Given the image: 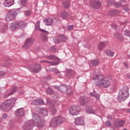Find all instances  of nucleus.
<instances>
[{"label": "nucleus", "instance_id": "72a5a7b5", "mask_svg": "<svg viewBox=\"0 0 130 130\" xmlns=\"http://www.w3.org/2000/svg\"><path fill=\"white\" fill-rule=\"evenodd\" d=\"M6 75V73L4 71H0V78L4 77Z\"/></svg>", "mask_w": 130, "mask_h": 130}, {"label": "nucleus", "instance_id": "2eb2a0df", "mask_svg": "<svg viewBox=\"0 0 130 130\" xmlns=\"http://www.w3.org/2000/svg\"><path fill=\"white\" fill-rule=\"evenodd\" d=\"M108 45V43L107 42H101V43H99V44L98 45V49L100 51H102L104 48L107 46V45Z\"/></svg>", "mask_w": 130, "mask_h": 130}, {"label": "nucleus", "instance_id": "f257e3e1", "mask_svg": "<svg viewBox=\"0 0 130 130\" xmlns=\"http://www.w3.org/2000/svg\"><path fill=\"white\" fill-rule=\"evenodd\" d=\"M92 79L95 81V85L100 88H109L111 84V82L103 75H97L94 73Z\"/></svg>", "mask_w": 130, "mask_h": 130}, {"label": "nucleus", "instance_id": "e433bc0d", "mask_svg": "<svg viewBox=\"0 0 130 130\" xmlns=\"http://www.w3.org/2000/svg\"><path fill=\"white\" fill-rule=\"evenodd\" d=\"M48 112L46 110H43L42 111V114L44 116H46L47 115Z\"/></svg>", "mask_w": 130, "mask_h": 130}, {"label": "nucleus", "instance_id": "4d7b16f0", "mask_svg": "<svg viewBox=\"0 0 130 130\" xmlns=\"http://www.w3.org/2000/svg\"><path fill=\"white\" fill-rule=\"evenodd\" d=\"M86 112L88 113H91V112H88V110H86Z\"/></svg>", "mask_w": 130, "mask_h": 130}, {"label": "nucleus", "instance_id": "79ce46f5", "mask_svg": "<svg viewBox=\"0 0 130 130\" xmlns=\"http://www.w3.org/2000/svg\"><path fill=\"white\" fill-rule=\"evenodd\" d=\"M42 40L44 42H46L47 41V38L45 36L42 38Z\"/></svg>", "mask_w": 130, "mask_h": 130}, {"label": "nucleus", "instance_id": "f8f14e48", "mask_svg": "<svg viewBox=\"0 0 130 130\" xmlns=\"http://www.w3.org/2000/svg\"><path fill=\"white\" fill-rule=\"evenodd\" d=\"M75 124L77 125H84V118L82 117H77L75 119Z\"/></svg>", "mask_w": 130, "mask_h": 130}, {"label": "nucleus", "instance_id": "603ef678", "mask_svg": "<svg viewBox=\"0 0 130 130\" xmlns=\"http://www.w3.org/2000/svg\"><path fill=\"white\" fill-rule=\"evenodd\" d=\"M3 121V118L0 117V122H2Z\"/></svg>", "mask_w": 130, "mask_h": 130}, {"label": "nucleus", "instance_id": "473e14b6", "mask_svg": "<svg viewBox=\"0 0 130 130\" xmlns=\"http://www.w3.org/2000/svg\"><path fill=\"white\" fill-rule=\"evenodd\" d=\"M28 70H29V71L32 73L33 72V66L31 65L28 66Z\"/></svg>", "mask_w": 130, "mask_h": 130}, {"label": "nucleus", "instance_id": "c03bdc74", "mask_svg": "<svg viewBox=\"0 0 130 130\" xmlns=\"http://www.w3.org/2000/svg\"><path fill=\"white\" fill-rule=\"evenodd\" d=\"M106 124L107 126H110L111 125V123L109 121H107L106 122Z\"/></svg>", "mask_w": 130, "mask_h": 130}, {"label": "nucleus", "instance_id": "ddd939ff", "mask_svg": "<svg viewBox=\"0 0 130 130\" xmlns=\"http://www.w3.org/2000/svg\"><path fill=\"white\" fill-rule=\"evenodd\" d=\"M16 22V25L17 29H23L26 26V23L24 21H15Z\"/></svg>", "mask_w": 130, "mask_h": 130}, {"label": "nucleus", "instance_id": "423d86ee", "mask_svg": "<svg viewBox=\"0 0 130 130\" xmlns=\"http://www.w3.org/2000/svg\"><path fill=\"white\" fill-rule=\"evenodd\" d=\"M44 124L45 121L44 120H42L38 115L34 114V125L42 127L44 125Z\"/></svg>", "mask_w": 130, "mask_h": 130}, {"label": "nucleus", "instance_id": "052dcab7", "mask_svg": "<svg viewBox=\"0 0 130 130\" xmlns=\"http://www.w3.org/2000/svg\"><path fill=\"white\" fill-rule=\"evenodd\" d=\"M128 106L130 107V102H129V103L128 104Z\"/></svg>", "mask_w": 130, "mask_h": 130}, {"label": "nucleus", "instance_id": "0e129e2a", "mask_svg": "<svg viewBox=\"0 0 130 130\" xmlns=\"http://www.w3.org/2000/svg\"><path fill=\"white\" fill-rule=\"evenodd\" d=\"M123 130H127V129L125 128V129H123Z\"/></svg>", "mask_w": 130, "mask_h": 130}, {"label": "nucleus", "instance_id": "39448f33", "mask_svg": "<svg viewBox=\"0 0 130 130\" xmlns=\"http://www.w3.org/2000/svg\"><path fill=\"white\" fill-rule=\"evenodd\" d=\"M66 119L64 118H61L60 117H54L52 119L50 122V125L55 127L62 123Z\"/></svg>", "mask_w": 130, "mask_h": 130}, {"label": "nucleus", "instance_id": "a211bd4d", "mask_svg": "<svg viewBox=\"0 0 130 130\" xmlns=\"http://www.w3.org/2000/svg\"><path fill=\"white\" fill-rule=\"evenodd\" d=\"M13 3L12 2L8 1V0H5L4 3V5L5 7H7L8 8L13 6Z\"/></svg>", "mask_w": 130, "mask_h": 130}, {"label": "nucleus", "instance_id": "dca6fc26", "mask_svg": "<svg viewBox=\"0 0 130 130\" xmlns=\"http://www.w3.org/2000/svg\"><path fill=\"white\" fill-rule=\"evenodd\" d=\"M10 29H11L12 31H16V29H18L17 26V22H13L10 25Z\"/></svg>", "mask_w": 130, "mask_h": 130}, {"label": "nucleus", "instance_id": "c85d7f7f", "mask_svg": "<svg viewBox=\"0 0 130 130\" xmlns=\"http://www.w3.org/2000/svg\"><path fill=\"white\" fill-rule=\"evenodd\" d=\"M1 66L2 67H10V62H8L7 63L6 62H4V63H2Z\"/></svg>", "mask_w": 130, "mask_h": 130}, {"label": "nucleus", "instance_id": "4c0bfd02", "mask_svg": "<svg viewBox=\"0 0 130 130\" xmlns=\"http://www.w3.org/2000/svg\"><path fill=\"white\" fill-rule=\"evenodd\" d=\"M121 5L120 3H116L115 4V7H116V8H120V7H121Z\"/></svg>", "mask_w": 130, "mask_h": 130}, {"label": "nucleus", "instance_id": "bf43d9fd", "mask_svg": "<svg viewBox=\"0 0 130 130\" xmlns=\"http://www.w3.org/2000/svg\"><path fill=\"white\" fill-rule=\"evenodd\" d=\"M1 6H2V3L0 2V7H1Z\"/></svg>", "mask_w": 130, "mask_h": 130}, {"label": "nucleus", "instance_id": "b1692460", "mask_svg": "<svg viewBox=\"0 0 130 130\" xmlns=\"http://www.w3.org/2000/svg\"><path fill=\"white\" fill-rule=\"evenodd\" d=\"M94 5V8L96 9H99L101 6V4L99 2H95Z\"/></svg>", "mask_w": 130, "mask_h": 130}, {"label": "nucleus", "instance_id": "bb28decb", "mask_svg": "<svg viewBox=\"0 0 130 130\" xmlns=\"http://www.w3.org/2000/svg\"><path fill=\"white\" fill-rule=\"evenodd\" d=\"M40 70H41V67L39 64H38L37 67L35 69L34 72L37 73H38Z\"/></svg>", "mask_w": 130, "mask_h": 130}, {"label": "nucleus", "instance_id": "9b49d317", "mask_svg": "<svg viewBox=\"0 0 130 130\" xmlns=\"http://www.w3.org/2000/svg\"><path fill=\"white\" fill-rule=\"evenodd\" d=\"M17 90H18V86L13 87L12 88L10 92L8 93V94H6L4 95V98H8L9 96H11V95H13V94H15V93H16Z\"/></svg>", "mask_w": 130, "mask_h": 130}, {"label": "nucleus", "instance_id": "58836bf2", "mask_svg": "<svg viewBox=\"0 0 130 130\" xmlns=\"http://www.w3.org/2000/svg\"><path fill=\"white\" fill-rule=\"evenodd\" d=\"M30 14H31V12H30V11L27 10V11H25L26 16H29V15H30Z\"/></svg>", "mask_w": 130, "mask_h": 130}, {"label": "nucleus", "instance_id": "f3484780", "mask_svg": "<svg viewBox=\"0 0 130 130\" xmlns=\"http://www.w3.org/2000/svg\"><path fill=\"white\" fill-rule=\"evenodd\" d=\"M40 21H38L36 24L35 29L39 30L42 32H47V31L40 28Z\"/></svg>", "mask_w": 130, "mask_h": 130}, {"label": "nucleus", "instance_id": "aec40b11", "mask_svg": "<svg viewBox=\"0 0 130 130\" xmlns=\"http://www.w3.org/2000/svg\"><path fill=\"white\" fill-rule=\"evenodd\" d=\"M8 25L7 24H6L2 27V28L1 29V33L6 32V31L8 30Z\"/></svg>", "mask_w": 130, "mask_h": 130}, {"label": "nucleus", "instance_id": "6e6d98bb", "mask_svg": "<svg viewBox=\"0 0 130 130\" xmlns=\"http://www.w3.org/2000/svg\"><path fill=\"white\" fill-rule=\"evenodd\" d=\"M124 65L125 66L126 68H127V64H126V63H125Z\"/></svg>", "mask_w": 130, "mask_h": 130}, {"label": "nucleus", "instance_id": "4be33fe9", "mask_svg": "<svg viewBox=\"0 0 130 130\" xmlns=\"http://www.w3.org/2000/svg\"><path fill=\"white\" fill-rule=\"evenodd\" d=\"M115 38L118 40H121L123 39L122 36L120 34H116V35H115Z\"/></svg>", "mask_w": 130, "mask_h": 130}, {"label": "nucleus", "instance_id": "5701e85b", "mask_svg": "<svg viewBox=\"0 0 130 130\" xmlns=\"http://www.w3.org/2000/svg\"><path fill=\"white\" fill-rule=\"evenodd\" d=\"M35 105H43V101L42 99L39 100L35 101H34Z\"/></svg>", "mask_w": 130, "mask_h": 130}, {"label": "nucleus", "instance_id": "0eeeda50", "mask_svg": "<svg viewBox=\"0 0 130 130\" xmlns=\"http://www.w3.org/2000/svg\"><path fill=\"white\" fill-rule=\"evenodd\" d=\"M24 130H31L33 128V120H29L25 122L22 125Z\"/></svg>", "mask_w": 130, "mask_h": 130}, {"label": "nucleus", "instance_id": "7ed1b4c3", "mask_svg": "<svg viewBox=\"0 0 130 130\" xmlns=\"http://www.w3.org/2000/svg\"><path fill=\"white\" fill-rule=\"evenodd\" d=\"M20 13H21V8L11 9L7 14L5 19L6 21H8L9 22L14 21Z\"/></svg>", "mask_w": 130, "mask_h": 130}, {"label": "nucleus", "instance_id": "a18cd8bd", "mask_svg": "<svg viewBox=\"0 0 130 130\" xmlns=\"http://www.w3.org/2000/svg\"><path fill=\"white\" fill-rule=\"evenodd\" d=\"M74 28V26L73 25H70L69 27V29L70 30H72Z\"/></svg>", "mask_w": 130, "mask_h": 130}, {"label": "nucleus", "instance_id": "c9c22d12", "mask_svg": "<svg viewBox=\"0 0 130 130\" xmlns=\"http://www.w3.org/2000/svg\"><path fill=\"white\" fill-rule=\"evenodd\" d=\"M47 92L48 94H51L52 93L53 91L50 88H49L47 90Z\"/></svg>", "mask_w": 130, "mask_h": 130}, {"label": "nucleus", "instance_id": "13d9d810", "mask_svg": "<svg viewBox=\"0 0 130 130\" xmlns=\"http://www.w3.org/2000/svg\"><path fill=\"white\" fill-rule=\"evenodd\" d=\"M108 119H111V117L110 116H109L108 117Z\"/></svg>", "mask_w": 130, "mask_h": 130}, {"label": "nucleus", "instance_id": "09e8293b", "mask_svg": "<svg viewBox=\"0 0 130 130\" xmlns=\"http://www.w3.org/2000/svg\"><path fill=\"white\" fill-rule=\"evenodd\" d=\"M9 2H11L12 4H14V2H15V0H8Z\"/></svg>", "mask_w": 130, "mask_h": 130}, {"label": "nucleus", "instance_id": "ea45409f", "mask_svg": "<svg viewBox=\"0 0 130 130\" xmlns=\"http://www.w3.org/2000/svg\"><path fill=\"white\" fill-rule=\"evenodd\" d=\"M17 122H22V118L21 117H19V118H18L16 120Z\"/></svg>", "mask_w": 130, "mask_h": 130}, {"label": "nucleus", "instance_id": "680f3d73", "mask_svg": "<svg viewBox=\"0 0 130 130\" xmlns=\"http://www.w3.org/2000/svg\"><path fill=\"white\" fill-rule=\"evenodd\" d=\"M0 26H2V22H0Z\"/></svg>", "mask_w": 130, "mask_h": 130}, {"label": "nucleus", "instance_id": "49530a36", "mask_svg": "<svg viewBox=\"0 0 130 130\" xmlns=\"http://www.w3.org/2000/svg\"><path fill=\"white\" fill-rule=\"evenodd\" d=\"M84 103H85L84 101L80 100V104H81V105H84Z\"/></svg>", "mask_w": 130, "mask_h": 130}, {"label": "nucleus", "instance_id": "f03ea898", "mask_svg": "<svg viewBox=\"0 0 130 130\" xmlns=\"http://www.w3.org/2000/svg\"><path fill=\"white\" fill-rule=\"evenodd\" d=\"M16 101H17L16 98L7 100L2 105H0V110H2L5 112L10 111L14 107V104L16 103Z\"/></svg>", "mask_w": 130, "mask_h": 130}, {"label": "nucleus", "instance_id": "e2e57ef3", "mask_svg": "<svg viewBox=\"0 0 130 130\" xmlns=\"http://www.w3.org/2000/svg\"><path fill=\"white\" fill-rule=\"evenodd\" d=\"M129 77L128 78H130V74H129Z\"/></svg>", "mask_w": 130, "mask_h": 130}, {"label": "nucleus", "instance_id": "7c9ffc66", "mask_svg": "<svg viewBox=\"0 0 130 130\" xmlns=\"http://www.w3.org/2000/svg\"><path fill=\"white\" fill-rule=\"evenodd\" d=\"M125 35L128 36L129 37H130V31L128 30H125Z\"/></svg>", "mask_w": 130, "mask_h": 130}, {"label": "nucleus", "instance_id": "37998d69", "mask_svg": "<svg viewBox=\"0 0 130 130\" xmlns=\"http://www.w3.org/2000/svg\"><path fill=\"white\" fill-rule=\"evenodd\" d=\"M55 88L56 89H57L58 90H60L61 91H62V89H63L62 86L56 87Z\"/></svg>", "mask_w": 130, "mask_h": 130}, {"label": "nucleus", "instance_id": "20e7f679", "mask_svg": "<svg viewBox=\"0 0 130 130\" xmlns=\"http://www.w3.org/2000/svg\"><path fill=\"white\" fill-rule=\"evenodd\" d=\"M128 90H129V88L126 86L120 89L117 98L118 102L124 101L128 97Z\"/></svg>", "mask_w": 130, "mask_h": 130}, {"label": "nucleus", "instance_id": "412c9836", "mask_svg": "<svg viewBox=\"0 0 130 130\" xmlns=\"http://www.w3.org/2000/svg\"><path fill=\"white\" fill-rule=\"evenodd\" d=\"M69 16V14L66 12L62 13V14L61 15V17L63 19H66V18H67Z\"/></svg>", "mask_w": 130, "mask_h": 130}, {"label": "nucleus", "instance_id": "6e6552de", "mask_svg": "<svg viewBox=\"0 0 130 130\" xmlns=\"http://www.w3.org/2000/svg\"><path fill=\"white\" fill-rule=\"evenodd\" d=\"M80 108L77 105L72 107L70 109V113L73 116H76L79 114Z\"/></svg>", "mask_w": 130, "mask_h": 130}, {"label": "nucleus", "instance_id": "9d476101", "mask_svg": "<svg viewBox=\"0 0 130 130\" xmlns=\"http://www.w3.org/2000/svg\"><path fill=\"white\" fill-rule=\"evenodd\" d=\"M15 114L16 116L22 118L25 115V110L22 108L18 109L15 111Z\"/></svg>", "mask_w": 130, "mask_h": 130}, {"label": "nucleus", "instance_id": "de8ad7c7", "mask_svg": "<svg viewBox=\"0 0 130 130\" xmlns=\"http://www.w3.org/2000/svg\"><path fill=\"white\" fill-rule=\"evenodd\" d=\"M52 112H53V115H54V113H55V112L56 111V110L55 109H53L52 110Z\"/></svg>", "mask_w": 130, "mask_h": 130}, {"label": "nucleus", "instance_id": "8fccbe9b", "mask_svg": "<svg viewBox=\"0 0 130 130\" xmlns=\"http://www.w3.org/2000/svg\"><path fill=\"white\" fill-rule=\"evenodd\" d=\"M20 94H21V95H23V94H24V91H20Z\"/></svg>", "mask_w": 130, "mask_h": 130}, {"label": "nucleus", "instance_id": "69168bd1", "mask_svg": "<svg viewBox=\"0 0 130 130\" xmlns=\"http://www.w3.org/2000/svg\"><path fill=\"white\" fill-rule=\"evenodd\" d=\"M13 124H15V123L13 122Z\"/></svg>", "mask_w": 130, "mask_h": 130}, {"label": "nucleus", "instance_id": "a19ab883", "mask_svg": "<svg viewBox=\"0 0 130 130\" xmlns=\"http://www.w3.org/2000/svg\"><path fill=\"white\" fill-rule=\"evenodd\" d=\"M3 117L4 119H7V118H8V115H7L6 114H4L3 115Z\"/></svg>", "mask_w": 130, "mask_h": 130}, {"label": "nucleus", "instance_id": "f704fd0d", "mask_svg": "<svg viewBox=\"0 0 130 130\" xmlns=\"http://www.w3.org/2000/svg\"><path fill=\"white\" fill-rule=\"evenodd\" d=\"M47 58L51 60L54 59L55 58V57L54 56H48L47 57Z\"/></svg>", "mask_w": 130, "mask_h": 130}, {"label": "nucleus", "instance_id": "cd10ccee", "mask_svg": "<svg viewBox=\"0 0 130 130\" xmlns=\"http://www.w3.org/2000/svg\"><path fill=\"white\" fill-rule=\"evenodd\" d=\"M125 123V121L123 120L122 121H120L118 123V127H122L123 126H124Z\"/></svg>", "mask_w": 130, "mask_h": 130}, {"label": "nucleus", "instance_id": "2f4dec72", "mask_svg": "<svg viewBox=\"0 0 130 130\" xmlns=\"http://www.w3.org/2000/svg\"><path fill=\"white\" fill-rule=\"evenodd\" d=\"M64 5V7L66 8H69V7H70V5L69 4L68 2H65L63 4Z\"/></svg>", "mask_w": 130, "mask_h": 130}, {"label": "nucleus", "instance_id": "864d4df0", "mask_svg": "<svg viewBox=\"0 0 130 130\" xmlns=\"http://www.w3.org/2000/svg\"><path fill=\"white\" fill-rule=\"evenodd\" d=\"M95 98H96V99H99V96H96V95H95Z\"/></svg>", "mask_w": 130, "mask_h": 130}, {"label": "nucleus", "instance_id": "1a4fd4ad", "mask_svg": "<svg viewBox=\"0 0 130 130\" xmlns=\"http://www.w3.org/2000/svg\"><path fill=\"white\" fill-rule=\"evenodd\" d=\"M33 45V37H30L27 39L25 41V43L22 46L23 48L24 49H29L30 47Z\"/></svg>", "mask_w": 130, "mask_h": 130}, {"label": "nucleus", "instance_id": "5fc2aeb1", "mask_svg": "<svg viewBox=\"0 0 130 130\" xmlns=\"http://www.w3.org/2000/svg\"><path fill=\"white\" fill-rule=\"evenodd\" d=\"M54 42H55V43H59V42H57V40H55Z\"/></svg>", "mask_w": 130, "mask_h": 130}, {"label": "nucleus", "instance_id": "393cba45", "mask_svg": "<svg viewBox=\"0 0 130 130\" xmlns=\"http://www.w3.org/2000/svg\"><path fill=\"white\" fill-rule=\"evenodd\" d=\"M41 62L42 63V62H48L49 63L51 66H56L57 64V63L56 62H49L48 61H46V60H42V61H41Z\"/></svg>", "mask_w": 130, "mask_h": 130}, {"label": "nucleus", "instance_id": "c756f323", "mask_svg": "<svg viewBox=\"0 0 130 130\" xmlns=\"http://www.w3.org/2000/svg\"><path fill=\"white\" fill-rule=\"evenodd\" d=\"M91 63L92 65H93L94 66H96L98 64L99 62L96 60H93L92 61Z\"/></svg>", "mask_w": 130, "mask_h": 130}, {"label": "nucleus", "instance_id": "4468645a", "mask_svg": "<svg viewBox=\"0 0 130 130\" xmlns=\"http://www.w3.org/2000/svg\"><path fill=\"white\" fill-rule=\"evenodd\" d=\"M44 22L45 23L46 26H51L52 25L53 20L52 18L47 17L44 20Z\"/></svg>", "mask_w": 130, "mask_h": 130}, {"label": "nucleus", "instance_id": "3c124183", "mask_svg": "<svg viewBox=\"0 0 130 130\" xmlns=\"http://www.w3.org/2000/svg\"><path fill=\"white\" fill-rule=\"evenodd\" d=\"M127 112L128 113H130V109H128L127 110Z\"/></svg>", "mask_w": 130, "mask_h": 130}, {"label": "nucleus", "instance_id": "6ab92c4d", "mask_svg": "<svg viewBox=\"0 0 130 130\" xmlns=\"http://www.w3.org/2000/svg\"><path fill=\"white\" fill-rule=\"evenodd\" d=\"M106 53L108 56H110L111 57H112L114 55V52H112V51L110 50H107L106 51Z\"/></svg>", "mask_w": 130, "mask_h": 130}, {"label": "nucleus", "instance_id": "a878e982", "mask_svg": "<svg viewBox=\"0 0 130 130\" xmlns=\"http://www.w3.org/2000/svg\"><path fill=\"white\" fill-rule=\"evenodd\" d=\"M28 0H22L21 1V7H23V8L26 7V3H27Z\"/></svg>", "mask_w": 130, "mask_h": 130}]
</instances>
